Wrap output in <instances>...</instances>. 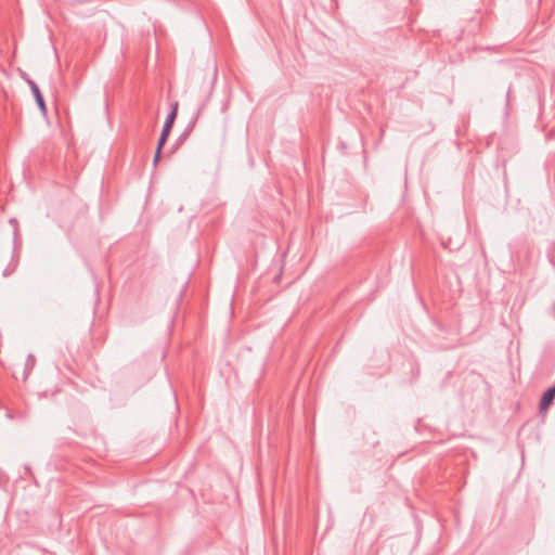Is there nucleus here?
<instances>
[{
    "instance_id": "obj_2",
    "label": "nucleus",
    "mask_w": 555,
    "mask_h": 555,
    "mask_svg": "<svg viewBox=\"0 0 555 555\" xmlns=\"http://www.w3.org/2000/svg\"><path fill=\"white\" fill-rule=\"evenodd\" d=\"M27 85L29 86L30 90H31V93L36 100V103L40 109V112L43 114V115H47V105H46V102H44V99H43V95L38 87V85L29 79V78H25Z\"/></svg>"
},
{
    "instance_id": "obj_1",
    "label": "nucleus",
    "mask_w": 555,
    "mask_h": 555,
    "mask_svg": "<svg viewBox=\"0 0 555 555\" xmlns=\"http://www.w3.org/2000/svg\"><path fill=\"white\" fill-rule=\"evenodd\" d=\"M177 109H178V103H176L171 109V112L167 115V118L164 122L158 142L159 145H164L168 139V135L171 131L172 125L175 122V119L177 117Z\"/></svg>"
},
{
    "instance_id": "obj_3",
    "label": "nucleus",
    "mask_w": 555,
    "mask_h": 555,
    "mask_svg": "<svg viewBox=\"0 0 555 555\" xmlns=\"http://www.w3.org/2000/svg\"><path fill=\"white\" fill-rule=\"evenodd\" d=\"M555 398V385L550 387L541 397L539 408L540 410H546Z\"/></svg>"
},
{
    "instance_id": "obj_4",
    "label": "nucleus",
    "mask_w": 555,
    "mask_h": 555,
    "mask_svg": "<svg viewBox=\"0 0 555 555\" xmlns=\"http://www.w3.org/2000/svg\"><path fill=\"white\" fill-rule=\"evenodd\" d=\"M164 145H159V142L157 143V149H156V152H155V155H154V159H153V163L154 165H156L160 158V153H162V149H163Z\"/></svg>"
},
{
    "instance_id": "obj_5",
    "label": "nucleus",
    "mask_w": 555,
    "mask_h": 555,
    "mask_svg": "<svg viewBox=\"0 0 555 555\" xmlns=\"http://www.w3.org/2000/svg\"><path fill=\"white\" fill-rule=\"evenodd\" d=\"M35 363V358L33 354H29L28 356V359H27V365L30 364L31 366L34 365Z\"/></svg>"
}]
</instances>
